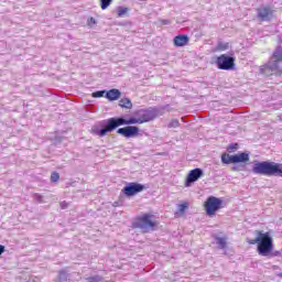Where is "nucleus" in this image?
Here are the masks:
<instances>
[{"label": "nucleus", "mask_w": 282, "mask_h": 282, "mask_svg": "<svg viewBox=\"0 0 282 282\" xmlns=\"http://www.w3.org/2000/svg\"><path fill=\"white\" fill-rule=\"evenodd\" d=\"M131 9L127 8V7H118L117 8V17L119 19H122V17H127V14H129V11Z\"/></svg>", "instance_id": "obj_16"}, {"label": "nucleus", "mask_w": 282, "mask_h": 282, "mask_svg": "<svg viewBox=\"0 0 282 282\" xmlns=\"http://www.w3.org/2000/svg\"><path fill=\"white\" fill-rule=\"evenodd\" d=\"M119 107L121 109H133V102H131V99L124 97L119 100Z\"/></svg>", "instance_id": "obj_15"}, {"label": "nucleus", "mask_w": 282, "mask_h": 282, "mask_svg": "<svg viewBox=\"0 0 282 282\" xmlns=\"http://www.w3.org/2000/svg\"><path fill=\"white\" fill-rule=\"evenodd\" d=\"M247 243L257 245V252L260 257H270L274 250V239L270 231L256 230V238L247 240Z\"/></svg>", "instance_id": "obj_2"}, {"label": "nucleus", "mask_w": 282, "mask_h": 282, "mask_svg": "<svg viewBox=\"0 0 282 282\" xmlns=\"http://www.w3.org/2000/svg\"><path fill=\"white\" fill-rule=\"evenodd\" d=\"M260 74H263V76H281L282 50L280 46L276 47L275 51H273L268 64H264L260 67Z\"/></svg>", "instance_id": "obj_3"}, {"label": "nucleus", "mask_w": 282, "mask_h": 282, "mask_svg": "<svg viewBox=\"0 0 282 282\" xmlns=\"http://www.w3.org/2000/svg\"><path fill=\"white\" fill-rule=\"evenodd\" d=\"M158 220H155V216L153 214H143L137 217L133 223L134 228H140L143 232H149V230H155L158 226Z\"/></svg>", "instance_id": "obj_5"}, {"label": "nucleus", "mask_w": 282, "mask_h": 282, "mask_svg": "<svg viewBox=\"0 0 282 282\" xmlns=\"http://www.w3.org/2000/svg\"><path fill=\"white\" fill-rule=\"evenodd\" d=\"M94 25H96V19L93 18V17L88 18V20H87V26H88V28H94Z\"/></svg>", "instance_id": "obj_23"}, {"label": "nucleus", "mask_w": 282, "mask_h": 282, "mask_svg": "<svg viewBox=\"0 0 282 282\" xmlns=\"http://www.w3.org/2000/svg\"><path fill=\"white\" fill-rule=\"evenodd\" d=\"M113 0H100V8L101 10H107L111 6Z\"/></svg>", "instance_id": "obj_19"}, {"label": "nucleus", "mask_w": 282, "mask_h": 282, "mask_svg": "<svg viewBox=\"0 0 282 282\" xmlns=\"http://www.w3.org/2000/svg\"><path fill=\"white\" fill-rule=\"evenodd\" d=\"M142 191H144V185L139 183H130L122 189V193L126 195V197H133L134 195H138V193H142Z\"/></svg>", "instance_id": "obj_9"}, {"label": "nucleus", "mask_w": 282, "mask_h": 282, "mask_svg": "<svg viewBox=\"0 0 282 282\" xmlns=\"http://www.w3.org/2000/svg\"><path fill=\"white\" fill-rule=\"evenodd\" d=\"M221 162L223 164H235V161H232V155L228 153L221 154Z\"/></svg>", "instance_id": "obj_17"}, {"label": "nucleus", "mask_w": 282, "mask_h": 282, "mask_svg": "<svg viewBox=\"0 0 282 282\" xmlns=\"http://www.w3.org/2000/svg\"><path fill=\"white\" fill-rule=\"evenodd\" d=\"M61 207L62 208H67V203L66 202L61 203Z\"/></svg>", "instance_id": "obj_29"}, {"label": "nucleus", "mask_w": 282, "mask_h": 282, "mask_svg": "<svg viewBox=\"0 0 282 282\" xmlns=\"http://www.w3.org/2000/svg\"><path fill=\"white\" fill-rule=\"evenodd\" d=\"M204 175V171H202V169L196 167L194 170H191L186 176L185 180V186H191L193 183L197 182V180H199V177H203Z\"/></svg>", "instance_id": "obj_11"}, {"label": "nucleus", "mask_w": 282, "mask_h": 282, "mask_svg": "<svg viewBox=\"0 0 282 282\" xmlns=\"http://www.w3.org/2000/svg\"><path fill=\"white\" fill-rule=\"evenodd\" d=\"M161 23H162V25H169V23H171V21H169V20H161Z\"/></svg>", "instance_id": "obj_28"}, {"label": "nucleus", "mask_w": 282, "mask_h": 282, "mask_svg": "<svg viewBox=\"0 0 282 282\" xmlns=\"http://www.w3.org/2000/svg\"><path fill=\"white\" fill-rule=\"evenodd\" d=\"M252 172L256 175H265L267 177H282V163L262 161L253 164Z\"/></svg>", "instance_id": "obj_4"}, {"label": "nucleus", "mask_w": 282, "mask_h": 282, "mask_svg": "<svg viewBox=\"0 0 282 282\" xmlns=\"http://www.w3.org/2000/svg\"><path fill=\"white\" fill-rule=\"evenodd\" d=\"M228 50V43H218L217 51L218 52H226Z\"/></svg>", "instance_id": "obj_21"}, {"label": "nucleus", "mask_w": 282, "mask_h": 282, "mask_svg": "<svg viewBox=\"0 0 282 282\" xmlns=\"http://www.w3.org/2000/svg\"><path fill=\"white\" fill-rule=\"evenodd\" d=\"M120 96H122V93L117 88H112L106 93V98L110 102H113V100H119Z\"/></svg>", "instance_id": "obj_13"}, {"label": "nucleus", "mask_w": 282, "mask_h": 282, "mask_svg": "<svg viewBox=\"0 0 282 282\" xmlns=\"http://www.w3.org/2000/svg\"><path fill=\"white\" fill-rule=\"evenodd\" d=\"M35 197L37 198V199H43V196H41V195H35Z\"/></svg>", "instance_id": "obj_30"}, {"label": "nucleus", "mask_w": 282, "mask_h": 282, "mask_svg": "<svg viewBox=\"0 0 282 282\" xmlns=\"http://www.w3.org/2000/svg\"><path fill=\"white\" fill-rule=\"evenodd\" d=\"M61 180V174L58 172H52L51 174V182L56 183Z\"/></svg>", "instance_id": "obj_20"}, {"label": "nucleus", "mask_w": 282, "mask_h": 282, "mask_svg": "<svg viewBox=\"0 0 282 282\" xmlns=\"http://www.w3.org/2000/svg\"><path fill=\"white\" fill-rule=\"evenodd\" d=\"M216 65L218 69L230 72L235 69V57L229 56L228 54H221L218 57H216Z\"/></svg>", "instance_id": "obj_7"}, {"label": "nucleus", "mask_w": 282, "mask_h": 282, "mask_svg": "<svg viewBox=\"0 0 282 282\" xmlns=\"http://www.w3.org/2000/svg\"><path fill=\"white\" fill-rule=\"evenodd\" d=\"M187 209H188V203L183 202L182 204L178 205L180 215H184V213H186Z\"/></svg>", "instance_id": "obj_18"}, {"label": "nucleus", "mask_w": 282, "mask_h": 282, "mask_svg": "<svg viewBox=\"0 0 282 282\" xmlns=\"http://www.w3.org/2000/svg\"><path fill=\"white\" fill-rule=\"evenodd\" d=\"M191 39L186 34H180L176 35L173 40L175 47H185V45H188Z\"/></svg>", "instance_id": "obj_12"}, {"label": "nucleus", "mask_w": 282, "mask_h": 282, "mask_svg": "<svg viewBox=\"0 0 282 282\" xmlns=\"http://www.w3.org/2000/svg\"><path fill=\"white\" fill-rule=\"evenodd\" d=\"M239 149V144L235 143L228 147L227 151H229V153H232V151H237Z\"/></svg>", "instance_id": "obj_24"}, {"label": "nucleus", "mask_w": 282, "mask_h": 282, "mask_svg": "<svg viewBox=\"0 0 282 282\" xmlns=\"http://www.w3.org/2000/svg\"><path fill=\"white\" fill-rule=\"evenodd\" d=\"M171 126L172 127H178L180 126V121L174 120V121H172Z\"/></svg>", "instance_id": "obj_27"}, {"label": "nucleus", "mask_w": 282, "mask_h": 282, "mask_svg": "<svg viewBox=\"0 0 282 282\" xmlns=\"http://www.w3.org/2000/svg\"><path fill=\"white\" fill-rule=\"evenodd\" d=\"M224 202L221 200V198L209 196L204 203L206 215H208V217H214V215L217 214V210H220Z\"/></svg>", "instance_id": "obj_6"}, {"label": "nucleus", "mask_w": 282, "mask_h": 282, "mask_svg": "<svg viewBox=\"0 0 282 282\" xmlns=\"http://www.w3.org/2000/svg\"><path fill=\"white\" fill-rule=\"evenodd\" d=\"M234 164H239L241 162H250V154L246 152H241L239 154L232 155Z\"/></svg>", "instance_id": "obj_14"}, {"label": "nucleus", "mask_w": 282, "mask_h": 282, "mask_svg": "<svg viewBox=\"0 0 282 282\" xmlns=\"http://www.w3.org/2000/svg\"><path fill=\"white\" fill-rule=\"evenodd\" d=\"M217 243L220 248H226V238H218Z\"/></svg>", "instance_id": "obj_25"}, {"label": "nucleus", "mask_w": 282, "mask_h": 282, "mask_svg": "<svg viewBox=\"0 0 282 282\" xmlns=\"http://www.w3.org/2000/svg\"><path fill=\"white\" fill-rule=\"evenodd\" d=\"M257 17L261 22L272 21L274 18V9L270 6H262L257 9Z\"/></svg>", "instance_id": "obj_8"}, {"label": "nucleus", "mask_w": 282, "mask_h": 282, "mask_svg": "<svg viewBox=\"0 0 282 282\" xmlns=\"http://www.w3.org/2000/svg\"><path fill=\"white\" fill-rule=\"evenodd\" d=\"M117 133L123 135V138H138V135H140V128L135 126H127L124 128H119Z\"/></svg>", "instance_id": "obj_10"}, {"label": "nucleus", "mask_w": 282, "mask_h": 282, "mask_svg": "<svg viewBox=\"0 0 282 282\" xmlns=\"http://www.w3.org/2000/svg\"><path fill=\"white\" fill-rule=\"evenodd\" d=\"M89 282H100V278L99 276H93L88 279Z\"/></svg>", "instance_id": "obj_26"}, {"label": "nucleus", "mask_w": 282, "mask_h": 282, "mask_svg": "<svg viewBox=\"0 0 282 282\" xmlns=\"http://www.w3.org/2000/svg\"><path fill=\"white\" fill-rule=\"evenodd\" d=\"M106 91L105 90H98L93 93V98H102L105 96Z\"/></svg>", "instance_id": "obj_22"}, {"label": "nucleus", "mask_w": 282, "mask_h": 282, "mask_svg": "<svg viewBox=\"0 0 282 282\" xmlns=\"http://www.w3.org/2000/svg\"><path fill=\"white\" fill-rule=\"evenodd\" d=\"M138 118L131 117L129 119L124 118H110L107 120V126L96 131V135H99V138H105L107 133H111V131H115V129H118V127H122L123 124H144V122H151V120H155V110L151 109H141L137 112Z\"/></svg>", "instance_id": "obj_1"}]
</instances>
